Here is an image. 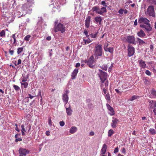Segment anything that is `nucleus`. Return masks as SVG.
<instances>
[{
  "label": "nucleus",
  "mask_w": 156,
  "mask_h": 156,
  "mask_svg": "<svg viewBox=\"0 0 156 156\" xmlns=\"http://www.w3.org/2000/svg\"><path fill=\"white\" fill-rule=\"evenodd\" d=\"M13 1L14 2H15V1H13L12 0H8L6 2L2 3V5L1 7V11L4 15H5V13H8L9 12L10 4Z\"/></svg>",
  "instance_id": "obj_1"
},
{
  "label": "nucleus",
  "mask_w": 156,
  "mask_h": 156,
  "mask_svg": "<svg viewBox=\"0 0 156 156\" xmlns=\"http://www.w3.org/2000/svg\"><path fill=\"white\" fill-rule=\"evenodd\" d=\"M94 55L96 59L99 56H101L103 54L102 45L100 44L95 46L94 50Z\"/></svg>",
  "instance_id": "obj_2"
},
{
  "label": "nucleus",
  "mask_w": 156,
  "mask_h": 156,
  "mask_svg": "<svg viewBox=\"0 0 156 156\" xmlns=\"http://www.w3.org/2000/svg\"><path fill=\"white\" fill-rule=\"evenodd\" d=\"M32 3L31 0H27V2L23 5L21 9L24 12L23 13L27 14L30 12L31 10L30 8L32 5Z\"/></svg>",
  "instance_id": "obj_3"
},
{
  "label": "nucleus",
  "mask_w": 156,
  "mask_h": 156,
  "mask_svg": "<svg viewBox=\"0 0 156 156\" xmlns=\"http://www.w3.org/2000/svg\"><path fill=\"white\" fill-rule=\"evenodd\" d=\"M55 32L60 31L62 33H64L66 30V27L63 24L61 23L58 24L57 25H55L54 28Z\"/></svg>",
  "instance_id": "obj_4"
},
{
  "label": "nucleus",
  "mask_w": 156,
  "mask_h": 156,
  "mask_svg": "<svg viewBox=\"0 0 156 156\" xmlns=\"http://www.w3.org/2000/svg\"><path fill=\"white\" fill-rule=\"evenodd\" d=\"M145 14L150 16L154 17L155 16V13L154 11V7L153 5H150L147 9Z\"/></svg>",
  "instance_id": "obj_5"
},
{
  "label": "nucleus",
  "mask_w": 156,
  "mask_h": 156,
  "mask_svg": "<svg viewBox=\"0 0 156 156\" xmlns=\"http://www.w3.org/2000/svg\"><path fill=\"white\" fill-rule=\"evenodd\" d=\"M99 76L100 78L101 81L107 80V73L102 71L101 70L99 69Z\"/></svg>",
  "instance_id": "obj_6"
},
{
  "label": "nucleus",
  "mask_w": 156,
  "mask_h": 156,
  "mask_svg": "<svg viewBox=\"0 0 156 156\" xmlns=\"http://www.w3.org/2000/svg\"><path fill=\"white\" fill-rule=\"evenodd\" d=\"M18 152L20 155L26 156L29 153L30 151L24 148H20L18 150Z\"/></svg>",
  "instance_id": "obj_7"
},
{
  "label": "nucleus",
  "mask_w": 156,
  "mask_h": 156,
  "mask_svg": "<svg viewBox=\"0 0 156 156\" xmlns=\"http://www.w3.org/2000/svg\"><path fill=\"white\" fill-rule=\"evenodd\" d=\"M128 56L129 57H130L133 55L135 52V49L132 46L129 45L128 46Z\"/></svg>",
  "instance_id": "obj_8"
},
{
  "label": "nucleus",
  "mask_w": 156,
  "mask_h": 156,
  "mask_svg": "<svg viewBox=\"0 0 156 156\" xmlns=\"http://www.w3.org/2000/svg\"><path fill=\"white\" fill-rule=\"evenodd\" d=\"M126 40L129 43L135 44V38L133 36H128L126 38Z\"/></svg>",
  "instance_id": "obj_9"
},
{
  "label": "nucleus",
  "mask_w": 156,
  "mask_h": 156,
  "mask_svg": "<svg viewBox=\"0 0 156 156\" xmlns=\"http://www.w3.org/2000/svg\"><path fill=\"white\" fill-rule=\"evenodd\" d=\"M149 22V20L145 18L140 17L138 19V23H144L145 24H148Z\"/></svg>",
  "instance_id": "obj_10"
},
{
  "label": "nucleus",
  "mask_w": 156,
  "mask_h": 156,
  "mask_svg": "<svg viewBox=\"0 0 156 156\" xmlns=\"http://www.w3.org/2000/svg\"><path fill=\"white\" fill-rule=\"evenodd\" d=\"M94 61L92 57H90L87 62V65L91 68H93L94 66L95 65H94Z\"/></svg>",
  "instance_id": "obj_11"
},
{
  "label": "nucleus",
  "mask_w": 156,
  "mask_h": 156,
  "mask_svg": "<svg viewBox=\"0 0 156 156\" xmlns=\"http://www.w3.org/2000/svg\"><path fill=\"white\" fill-rule=\"evenodd\" d=\"M146 25L144 24H141L140 25V27L143 28H144L145 30L147 31H151L152 28L151 27L150 24L148 23V24H146Z\"/></svg>",
  "instance_id": "obj_12"
},
{
  "label": "nucleus",
  "mask_w": 156,
  "mask_h": 156,
  "mask_svg": "<svg viewBox=\"0 0 156 156\" xmlns=\"http://www.w3.org/2000/svg\"><path fill=\"white\" fill-rule=\"evenodd\" d=\"M100 84L101 89L108 88V80L101 81Z\"/></svg>",
  "instance_id": "obj_13"
},
{
  "label": "nucleus",
  "mask_w": 156,
  "mask_h": 156,
  "mask_svg": "<svg viewBox=\"0 0 156 156\" xmlns=\"http://www.w3.org/2000/svg\"><path fill=\"white\" fill-rule=\"evenodd\" d=\"M112 122L111 123V126L113 128H115L117 126V125L119 122V120L114 117L112 118Z\"/></svg>",
  "instance_id": "obj_14"
},
{
  "label": "nucleus",
  "mask_w": 156,
  "mask_h": 156,
  "mask_svg": "<svg viewBox=\"0 0 156 156\" xmlns=\"http://www.w3.org/2000/svg\"><path fill=\"white\" fill-rule=\"evenodd\" d=\"M106 106L109 110L108 114L111 115H113L115 114V112L113 108L108 104H107Z\"/></svg>",
  "instance_id": "obj_15"
},
{
  "label": "nucleus",
  "mask_w": 156,
  "mask_h": 156,
  "mask_svg": "<svg viewBox=\"0 0 156 156\" xmlns=\"http://www.w3.org/2000/svg\"><path fill=\"white\" fill-rule=\"evenodd\" d=\"M91 16H88L87 17L85 21V25L86 27L88 28L90 27L91 22Z\"/></svg>",
  "instance_id": "obj_16"
},
{
  "label": "nucleus",
  "mask_w": 156,
  "mask_h": 156,
  "mask_svg": "<svg viewBox=\"0 0 156 156\" xmlns=\"http://www.w3.org/2000/svg\"><path fill=\"white\" fill-rule=\"evenodd\" d=\"M107 12L106 9L104 7H102L101 8L98 6V12L97 14L102 15L104 13L106 12Z\"/></svg>",
  "instance_id": "obj_17"
},
{
  "label": "nucleus",
  "mask_w": 156,
  "mask_h": 156,
  "mask_svg": "<svg viewBox=\"0 0 156 156\" xmlns=\"http://www.w3.org/2000/svg\"><path fill=\"white\" fill-rule=\"evenodd\" d=\"M86 102L89 109H91L93 107V106L91 102V100L90 99H87Z\"/></svg>",
  "instance_id": "obj_18"
},
{
  "label": "nucleus",
  "mask_w": 156,
  "mask_h": 156,
  "mask_svg": "<svg viewBox=\"0 0 156 156\" xmlns=\"http://www.w3.org/2000/svg\"><path fill=\"white\" fill-rule=\"evenodd\" d=\"M62 99L65 105L68 102L69 97L68 95L66 94H63L62 95Z\"/></svg>",
  "instance_id": "obj_19"
},
{
  "label": "nucleus",
  "mask_w": 156,
  "mask_h": 156,
  "mask_svg": "<svg viewBox=\"0 0 156 156\" xmlns=\"http://www.w3.org/2000/svg\"><path fill=\"white\" fill-rule=\"evenodd\" d=\"M149 107L150 108H152L156 107V101L153 100H149Z\"/></svg>",
  "instance_id": "obj_20"
},
{
  "label": "nucleus",
  "mask_w": 156,
  "mask_h": 156,
  "mask_svg": "<svg viewBox=\"0 0 156 156\" xmlns=\"http://www.w3.org/2000/svg\"><path fill=\"white\" fill-rule=\"evenodd\" d=\"M139 66L142 68L144 69L145 68L146 64L145 62L142 59H140L138 61Z\"/></svg>",
  "instance_id": "obj_21"
},
{
  "label": "nucleus",
  "mask_w": 156,
  "mask_h": 156,
  "mask_svg": "<svg viewBox=\"0 0 156 156\" xmlns=\"http://www.w3.org/2000/svg\"><path fill=\"white\" fill-rule=\"evenodd\" d=\"M65 106L67 115H71L72 114L73 110L70 108V105H69V107H67L66 105H65Z\"/></svg>",
  "instance_id": "obj_22"
},
{
  "label": "nucleus",
  "mask_w": 156,
  "mask_h": 156,
  "mask_svg": "<svg viewBox=\"0 0 156 156\" xmlns=\"http://www.w3.org/2000/svg\"><path fill=\"white\" fill-rule=\"evenodd\" d=\"M78 72V69H75L73 70L71 75L72 79H74L76 78V75L77 74Z\"/></svg>",
  "instance_id": "obj_23"
},
{
  "label": "nucleus",
  "mask_w": 156,
  "mask_h": 156,
  "mask_svg": "<svg viewBox=\"0 0 156 156\" xmlns=\"http://www.w3.org/2000/svg\"><path fill=\"white\" fill-rule=\"evenodd\" d=\"M107 147L105 144H103L102 148L100 151V153L101 154H105L106 152Z\"/></svg>",
  "instance_id": "obj_24"
},
{
  "label": "nucleus",
  "mask_w": 156,
  "mask_h": 156,
  "mask_svg": "<svg viewBox=\"0 0 156 156\" xmlns=\"http://www.w3.org/2000/svg\"><path fill=\"white\" fill-rule=\"evenodd\" d=\"M102 20V17L100 16H96L94 18V20L96 23H98L99 24H101Z\"/></svg>",
  "instance_id": "obj_25"
},
{
  "label": "nucleus",
  "mask_w": 156,
  "mask_h": 156,
  "mask_svg": "<svg viewBox=\"0 0 156 156\" xmlns=\"http://www.w3.org/2000/svg\"><path fill=\"white\" fill-rule=\"evenodd\" d=\"M137 35L140 37H144L146 34L144 31L142 30H140V31L137 33Z\"/></svg>",
  "instance_id": "obj_26"
},
{
  "label": "nucleus",
  "mask_w": 156,
  "mask_h": 156,
  "mask_svg": "<svg viewBox=\"0 0 156 156\" xmlns=\"http://www.w3.org/2000/svg\"><path fill=\"white\" fill-rule=\"evenodd\" d=\"M77 130V128L76 126H72L70 128L69 132L71 134H73L75 133Z\"/></svg>",
  "instance_id": "obj_27"
},
{
  "label": "nucleus",
  "mask_w": 156,
  "mask_h": 156,
  "mask_svg": "<svg viewBox=\"0 0 156 156\" xmlns=\"http://www.w3.org/2000/svg\"><path fill=\"white\" fill-rule=\"evenodd\" d=\"M48 123L49 125L50 126V127H51L52 126H53V127H55L53 125V123L51 120V117H48Z\"/></svg>",
  "instance_id": "obj_28"
},
{
  "label": "nucleus",
  "mask_w": 156,
  "mask_h": 156,
  "mask_svg": "<svg viewBox=\"0 0 156 156\" xmlns=\"http://www.w3.org/2000/svg\"><path fill=\"white\" fill-rule=\"evenodd\" d=\"M98 32H97L95 33H92L90 35V36L92 38H95L98 37Z\"/></svg>",
  "instance_id": "obj_29"
},
{
  "label": "nucleus",
  "mask_w": 156,
  "mask_h": 156,
  "mask_svg": "<svg viewBox=\"0 0 156 156\" xmlns=\"http://www.w3.org/2000/svg\"><path fill=\"white\" fill-rule=\"evenodd\" d=\"M137 40L140 45L146 43L144 41L139 38H137Z\"/></svg>",
  "instance_id": "obj_30"
},
{
  "label": "nucleus",
  "mask_w": 156,
  "mask_h": 156,
  "mask_svg": "<svg viewBox=\"0 0 156 156\" xmlns=\"http://www.w3.org/2000/svg\"><path fill=\"white\" fill-rule=\"evenodd\" d=\"M21 128H22V130H21L22 135L23 136H24L25 135V134L24 133V132H26V130L24 128V126L22 124L21 125Z\"/></svg>",
  "instance_id": "obj_31"
},
{
  "label": "nucleus",
  "mask_w": 156,
  "mask_h": 156,
  "mask_svg": "<svg viewBox=\"0 0 156 156\" xmlns=\"http://www.w3.org/2000/svg\"><path fill=\"white\" fill-rule=\"evenodd\" d=\"M98 6H94L92 9V11L93 12H95L96 13H98Z\"/></svg>",
  "instance_id": "obj_32"
},
{
  "label": "nucleus",
  "mask_w": 156,
  "mask_h": 156,
  "mask_svg": "<svg viewBox=\"0 0 156 156\" xmlns=\"http://www.w3.org/2000/svg\"><path fill=\"white\" fill-rule=\"evenodd\" d=\"M20 83L21 85V87L22 86H23L24 88H27L28 85V83L25 82H20Z\"/></svg>",
  "instance_id": "obj_33"
},
{
  "label": "nucleus",
  "mask_w": 156,
  "mask_h": 156,
  "mask_svg": "<svg viewBox=\"0 0 156 156\" xmlns=\"http://www.w3.org/2000/svg\"><path fill=\"white\" fill-rule=\"evenodd\" d=\"M139 97L138 96L133 95V96L131 98L129 99V101H133L137 99Z\"/></svg>",
  "instance_id": "obj_34"
},
{
  "label": "nucleus",
  "mask_w": 156,
  "mask_h": 156,
  "mask_svg": "<svg viewBox=\"0 0 156 156\" xmlns=\"http://www.w3.org/2000/svg\"><path fill=\"white\" fill-rule=\"evenodd\" d=\"M149 132L152 135H155L156 133L155 130L154 129L151 128L149 130Z\"/></svg>",
  "instance_id": "obj_35"
},
{
  "label": "nucleus",
  "mask_w": 156,
  "mask_h": 156,
  "mask_svg": "<svg viewBox=\"0 0 156 156\" xmlns=\"http://www.w3.org/2000/svg\"><path fill=\"white\" fill-rule=\"evenodd\" d=\"M105 50L106 51H108L111 53H112L113 51V48H109L106 49L105 48H104Z\"/></svg>",
  "instance_id": "obj_36"
},
{
  "label": "nucleus",
  "mask_w": 156,
  "mask_h": 156,
  "mask_svg": "<svg viewBox=\"0 0 156 156\" xmlns=\"http://www.w3.org/2000/svg\"><path fill=\"white\" fill-rule=\"evenodd\" d=\"M114 132L113 130L112 129H110L108 132V136L109 137L111 136L114 134Z\"/></svg>",
  "instance_id": "obj_37"
},
{
  "label": "nucleus",
  "mask_w": 156,
  "mask_h": 156,
  "mask_svg": "<svg viewBox=\"0 0 156 156\" xmlns=\"http://www.w3.org/2000/svg\"><path fill=\"white\" fill-rule=\"evenodd\" d=\"M105 97L106 100L108 101V102L110 101V97L109 94L108 93L106 94L105 95Z\"/></svg>",
  "instance_id": "obj_38"
},
{
  "label": "nucleus",
  "mask_w": 156,
  "mask_h": 156,
  "mask_svg": "<svg viewBox=\"0 0 156 156\" xmlns=\"http://www.w3.org/2000/svg\"><path fill=\"white\" fill-rule=\"evenodd\" d=\"M151 4L156 5V0H148Z\"/></svg>",
  "instance_id": "obj_39"
},
{
  "label": "nucleus",
  "mask_w": 156,
  "mask_h": 156,
  "mask_svg": "<svg viewBox=\"0 0 156 156\" xmlns=\"http://www.w3.org/2000/svg\"><path fill=\"white\" fill-rule=\"evenodd\" d=\"M83 41H84V44H89L91 42L89 38L86 40L83 39Z\"/></svg>",
  "instance_id": "obj_40"
},
{
  "label": "nucleus",
  "mask_w": 156,
  "mask_h": 156,
  "mask_svg": "<svg viewBox=\"0 0 156 156\" xmlns=\"http://www.w3.org/2000/svg\"><path fill=\"white\" fill-rule=\"evenodd\" d=\"M13 86L16 91H18L20 90V87L18 86L15 85H13Z\"/></svg>",
  "instance_id": "obj_41"
},
{
  "label": "nucleus",
  "mask_w": 156,
  "mask_h": 156,
  "mask_svg": "<svg viewBox=\"0 0 156 156\" xmlns=\"http://www.w3.org/2000/svg\"><path fill=\"white\" fill-rule=\"evenodd\" d=\"M0 35L2 37H4L5 36V33L4 30H2L0 33Z\"/></svg>",
  "instance_id": "obj_42"
},
{
  "label": "nucleus",
  "mask_w": 156,
  "mask_h": 156,
  "mask_svg": "<svg viewBox=\"0 0 156 156\" xmlns=\"http://www.w3.org/2000/svg\"><path fill=\"white\" fill-rule=\"evenodd\" d=\"M23 51V48H18L17 53L18 54H20Z\"/></svg>",
  "instance_id": "obj_43"
},
{
  "label": "nucleus",
  "mask_w": 156,
  "mask_h": 156,
  "mask_svg": "<svg viewBox=\"0 0 156 156\" xmlns=\"http://www.w3.org/2000/svg\"><path fill=\"white\" fill-rule=\"evenodd\" d=\"M27 78L24 76H22V80L20 82H25L27 81Z\"/></svg>",
  "instance_id": "obj_44"
},
{
  "label": "nucleus",
  "mask_w": 156,
  "mask_h": 156,
  "mask_svg": "<svg viewBox=\"0 0 156 156\" xmlns=\"http://www.w3.org/2000/svg\"><path fill=\"white\" fill-rule=\"evenodd\" d=\"M31 36L30 35H27L24 37V40L26 41H28L30 38Z\"/></svg>",
  "instance_id": "obj_45"
},
{
  "label": "nucleus",
  "mask_w": 156,
  "mask_h": 156,
  "mask_svg": "<svg viewBox=\"0 0 156 156\" xmlns=\"http://www.w3.org/2000/svg\"><path fill=\"white\" fill-rule=\"evenodd\" d=\"M101 68L103 70H106L108 68V66L106 65H103L101 67Z\"/></svg>",
  "instance_id": "obj_46"
},
{
  "label": "nucleus",
  "mask_w": 156,
  "mask_h": 156,
  "mask_svg": "<svg viewBox=\"0 0 156 156\" xmlns=\"http://www.w3.org/2000/svg\"><path fill=\"white\" fill-rule=\"evenodd\" d=\"M124 12V9H120L118 11V13L120 14H122Z\"/></svg>",
  "instance_id": "obj_47"
},
{
  "label": "nucleus",
  "mask_w": 156,
  "mask_h": 156,
  "mask_svg": "<svg viewBox=\"0 0 156 156\" xmlns=\"http://www.w3.org/2000/svg\"><path fill=\"white\" fill-rule=\"evenodd\" d=\"M145 73L148 76H151V73L148 70H147L146 71Z\"/></svg>",
  "instance_id": "obj_48"
},
{
  "label": "nucleus",
  "mask_w": 156,
  "mask_h": 156,
  "mask_svg": "<svg viewBox=\"0 0 156 156\" xmlns=\"http://www.w3.org/2000/svg\"><path fill=\"white\" fill-rule=\"evenodd\" d=\"M101 4L103 5V6L105 7L107 6V5H106V3H105V2L104 1H102L101 2Z\"/></svg>",
  "instance_id": "obj_49"
},
{
  "label": "nucleus",
  "mask_w": 156,
  "mask_h": 156,
  "mask_svg": "<svg viewBox=\"0 0 156 156\" xmlns=\"http://www.w3.org/2000/svg\"><path fill=\"white\" fill-rule=\"evenodd\" d=\"M59 124L61 126H63L65 125V122L63 121H61L59 122Z\"/></svg>",
  "instance_id": "obj_50"
},
{
  "label": "nucleus",
  "mask_w": 156,
  "mask_h": 156,
  "mask_svg": "<svg viewBox=\"0 0 156 156\" xmlns=\"http://www.w3.org/2000/svg\"><path fill=\"white\" fill-rule=\"evenodd\" d=\"M151 94L153 95L154 97H156V91L155 90H153L151 92Z\"/></svg>",
  "instance_id": "obj_51"
},
{
  "label": "nucleus",
  "mask_w": 156,
  "mask_h": 156,
  "mask_svg": "<svg viewBox=\"0 0 156 156\" xmlns=\"http://www.w3.org/2000/svg\"><path fill=\"white\" fill-rule=\"evenodd\" d=\"M21 63V60L20 59H19L18 60V62L17 63V64L15 63V65L16 66L17 65H18L20 64Z\"/></svg>",
  "instance_id": "obj_52"
},
{
  "label": "nucleus",
  "mask_w": 156,
  "mask_h": 156,
  "mask_svg": "<svg viewBox=\"0 0 156 156\" xmlns=\"http://www.w3.org/2000/svg\"><path fill=\"white\" fill-rule=\"evenodd\" d=\"M121 153L122 154H125L126 153V150L125 148H122V149Z\"/></svg>",
  "instance_id": "obj_53"
},
{
  "label": "nucleus",
  "mask_w": 156,
  "mask_h": 156,
  "mask_svg": "<svg viewBox=\"0 0 156 156\" xmlns=\"http://www.w3.org/2000/svg\"><path fill=\"white\" fill-rule=\"evenodd\" d=\"M119 151V148L117 147L115 148L114 151V153H117Z\"/></svg>",
  "instance_id": "obj_54"
},
{
  "label": "nucleus",
  "mask_w": 156,
  "mask_h": 156,
  "mask_svg": "<svg viewBox=\"0 0 156 156\" xmlns=\"http://www.w3.org/2000/svg\"><path fill=\"white\" fill-rule=\"evenodd\" d=\"M108 88H106L104 89H101L102 90H103L104 94H105L107 93V91L108 90Z\"/></svg>",
  "instance_id": "obj_55"
},
{
  "label": "nucleus",
  "mask_w": 156,
  "mask_h": 156,
  "mask_svg": "<svg viewBox=\"0 0 156 156\" xmlns=\"http://www.w3.org/2000/svg\"><path fill=\"white\" fill-rule=\"evenodd\" d=\"M84 33L87 37H89V35H88V31L87 30H84Z\"/></svg>",
  "instance_id": "obj_56"
},
{
  "label": "nucleus",
  "mask_w": 156,
  "mask_h": 156,
  "mask_svg": "<svg viewBox=\"0 0 156 156\" xmlns=\"http://www.w3.org/2000/svg\"><path fill=\"white\" fill-rule=\"evenodd\" d=\"M115 90L116 91V92L117 93L119 94H122V92L119 91L118 89H115Z\"/></svg>",
  "instance_id": "obj_57"
},
{
  "label": "nucleus",
  "mask_w": 156,
  "mask_h": 156,
  "mask_svg": "<svg viewBox=\"0 0 156 156\" xmlns=\"http://www.w3.org/2000/svg\"><path fill=\"white\" fill-rule=\"evenodd\" d=\"M14 51L13 50H10L9 51V52L10 54L11 55H12L14 53Z\"/></svg>",
  "instance_id": "obj_58"
},
{
  "label": "nucleus",
  "mask_w": 156,
  "mask_h": 156,
  "mask_svg": "<svg viewBox=\"0 0 156 156\" xmlns=\"http://www.w3.org/2000/svg\"><path fill=\"white\" fill-rule=\"evenodd\" d=\"M22 140V139L21 138H17L16 139L15 141L16 142H18V141H20Z\"/></svg>",
  "instance_id": "obj_59"
},
{
  "label": "nucleus",
  "mask_w": 156,
  "mask_h": 156,
  "mask_svg": "<svg viewBox=\"0 0 156 156\" xmlns=\"http://www.w3.org/2000/svg\"><path fill=\"white\" fill-rule=\"evenodd\" d=\"M94 133L93 131L90 132L89 133V135L91 136H94Z\"/></svg>",
  "instance_id": "obj_60"
},
{
  "label": "nucleus",
  "mask_w": 156,
  "mask_h": 156,
  "mask_svg": "<svg viewBox=\"0 0 156 156\" xmlns=\"http://www.w3.org/2000/svg\"><path fill=\"white\" fill-rule=\"evenodd\" d=\"M45 134L47 136H49L50 135V133L49 131H46L45 132Z\"/></svg>",
  "instance_id": "obj_61"
},
{
  "label": "nucleus",
  "mask_w": 156,
  "mask_h": 156,
  "mask_svg": "<svg viewBox=\"0 0 156 156\" xmlns=\"http://www.w3.org/2000/svg\"><path fill=\"white\" fill-rule=\"evenodd\" d=\"M46 39H47V40L48 41H50V40H51V37L50 36H48V37H47Z\"/></svg>",
  "instance_id": "obj_62"
},
{
  "label": "nucleus",
  "mask_w": 156,
  "mask_h": 156,
  "mask_svg": "<svg viewBox=\"0 0 156 156\" xmlns=\"http://www.w3.org/2000/svg\"><path fill=\"white\" fill-rule=\"evenodd\" d=\"M137 25V19H136L134 22V25L136 26Z\"/></svg>",
  "instance_id": "obj_63"
},
{
  "label": "nucleus",
  "mask_w": 156,
  "mask_h": 156,
  "mask_svg": "<svg viewBox=\"0 0 156 156\" xmlns=\"http://www.w3.org/2000/svg\"><path fill=\"white\" fill-rule=\"evenodd\" d=\"M153 112L154 114V115H156V107L154 108L153 110Z\"/></svg>",
  "instance_id": "obj_64"
}]
</instances>
